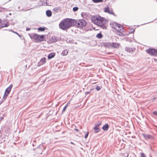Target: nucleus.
Segmentation results:
<instances>
[{"label": "nucleus", "instance_id": "f257e3e1", "mask_svg": "<svg viewBox=\"0 0 157 157\" xmlns=\"http://www.w3.org/2000/svg\"><path fill=\"white\" fill-rule=\"evenodd\" d=\"M91 20L94 24L100 26L103 29L107 28V24L108 21L104 18L99 15L93 16L91 17Z\"/></svg>", "mask_w": 157, "mask_h": 157}, {"label": "nucleus", "instance_id": "f03ea898", "mask_svg": "<svg viewBox=\"0 0 157 157\" xmlns=\"http://www.w3.org/2000/svg\"><path fill=\"white\" fill-rule=\"evenodd\" d=\"M75 21L73 19L68 18L64 19L59 23V28L63 30L69 29L71 27L72 24L75 23Z\"/></svg>", "mask_w": 157, "mask_h": 157}, {"label": "nucleus", "instance_id": "7ed1b4c3", "mask_svg": "<svg viewBox=\"0 0 157 157\" xmlns=\"http://www.w3.org/2000/svg\"><path fill=\"white\" fill-rule=\"evenodd\" d=\"M31 39H34L36 42H40L45 40V35H39L37 33H34L30 36Z\"/></svg>", "mask_w": 157, "mask_h": 157}, {"label": "nucleus", "instance_id": "20e7f679", "mask_svg": "<svg viewBox=\"0 0 157 157\" xmlns=\"http://www.w3.org/2000/svg\"><path fill=\"white\" fill-rule=\"evenodd\" d=\"M110 25L112 28L117 30H120V31H122L123 29V27L122 25L115 22H111L110 23Z\"/></svg>", "mask_w": 157, "mask_h": 157}, {"label": "nucleus", "instance_id": "39448f33", "mask_svg": "<svg viewBox=\"0 0 157 157\" xmlns=\"http://www.w3.org/2000/svg\"><path fill=\"white\" fill-rule=\"evenodd\" d=\"M74 20L75 21V23L76 25L78 27L82 28L85 27L86 25V22L83 19L78 20L77 21Z\"/></svg>", "mask_w": 157, "mask_h": 157}, {"label": "nucleus", "instance_id": "423d86ee", "mask_svg": "<svg viewBox=\"0 0 157 157\" xmlns=\"http://www.w3.org/2000/svg\"><path fill=\"white\" fill-rule=\"evenodd\" d=\"M146 52L151 56H156L157 54V51L154 48H149L146 50Z\"/></svg>", "mask_w": 157, "mask_h": 157}, {"label": "nucleus", "instance_id": "0eeeda50", "mask_svg": "<svg viewBox=\"0 0 157 157\" xmlns=\"http://www.w3.org/2000/svg\"><path fill=\"white\" fill-rule=\"evenodd\" d=\"M107 45L110 47L116 48H119L120 46V44L117 43H109Z\"/></svg>", "mask_w": 157, "mask_h": 157}, {"label": "nucleus", "instance_id": "6e6552de", "mask_svg": "<svg viewBox=\"0 0 157 157\" xmlns=\"http://www.w3.org/2000/svg\"><path fill=\"white\" fill-rule=\"evenodd\" d=\"M12 85H11L9 87H8L5 90L4 93V96L7 97L9 93L11 91V89L12 87Z\"/></svg>", "mask_w": 157, "mask_h": 157}, {"label": "nucleus", "instance_id": "1a4fd4ad", "mask_svg": "<svg viewBox=\"0 0 157 157\" xmlns=\"http://www.w3.org/2000/svg\"><path fill=\"white\" fill-rule=\"evenodd\" d=\"M9 25V23L5 21H2L0 26V29L5 27H7Z\"/></svg>", "mask_w": 157, "mask_h": 157}, {"label": "nucleus", "instance_id": "9d476101", "mask_svg": "<svg viewBox=\"0 0 157 157\" xmlns=\"http://www.w3.org/2000/svg\"><path fill=\"white\" fill-rule=\"evenodd\" d=\"M104 11L108 13L109 14L114 15V13L112 10H110V9L108 7L104 8Z\"/></svg>", "mask_w": 157, "mask_h": 157}, {"label": "nucleus", "instance_id": "9b49d317", "mask_svg": "<svg viewBox=\"0 0 157 157\" xmlns=\"http://www.w3.org/2000/svg\"><path fill=\"white\" fill-rule=\"evenodd\" d=\"M100 124H97L95 125V127L94 128V132L95 133H97L98 132L100 131V129L99 128V126Z\"/></svg>", "mask_w": 157, "mask_h": 157}, {"label": "nucleus", "instance_id": "f8f14e48", "mask_svg": "<svg viewBox=\"0 0 157 157\" xmlns=\"http://www.w3.org/2000/svg\"><path fill=\"white\" fill-rule=\"evenodd\" d=\"M46 62L45 58L44 57L42 58L40 60L39 64L40 65H42L46 63Z\"/></svg>", "mask_w": 157, "mask_h": 157}, {"label": "nucleus", "instance_id": "ddd939ff", "mask_svg": "<svg viewBox=\"0 0 157 157\" xmlns=\"http://www.w3.org/2000/svg\"><path fill=\"white\" fill-rule=\"evenodd\" d=\"M53 11L55 13H57L59 11H61V8L60 7H57L54 8L53 9Z\"/></svg>", "mask_w": 157, "mask_h": 157}, {"label": "nucleus", "instance_id": "4468645a", "mask_svg": "<svg viewBox=\"0 0 157 157\" xmlns=\"http://www.w3.org/2000/svg\"><path fill=\"white\" fill-rule=\"evenodd\" d=\"M55 55V53L54 52H52L50 53L48 56V58L50 59L54 57Z\"/></svg>", "mask_w": 157, "mask_h": 157}, {"label": "nucleus", "instance_id": "2eb2a0df", "mask_svg": "<svg viewBox=\"0 0 157 157\" xmlns=\"http://www.w3.org/2000/svg\"><path fill=\"white\" fill-rule=\"evenodd\" d=\"M109 128V126L108 124H105L102 127V129L104 131H107Z\"/></svg>", "mask_w": 157, "mask_h": 157}, {"label": "nucleus", "instance_id": "dca6fc26", "mask_svg": "<svg viewBox=\"0 0 157 157\" xmlns=\"http://www.w3.org/2000/svg\"><path fill=\"white\" fill-rule=\"evenodd\" d=\"M143 136L145 139L146 140L152 138V136L150 135H143Z\"/></svg>", "mask_w": 157, "mask_h": 157}, {"label": "nucleus", "instance_id": "f3484780", "mask_svg": "<svg viewBox=\"0 0 157 157\" xmlns=\"http://www.w3.org/2000/svg\"><path fill=\"white\" fill-rule=\"evenodd\" d=\"M68 53V51L66 49L64 50L61 53V55L62 56H66Z\"/></svg>", "mask_w": 157, "mask_h": 157}, {"label": "nucleus", "instance_id": "a211bd4d", "mask_svg": "<svg viewBox=\"0 0 157 157\" xmlns=\"http://www.w3.org/2000/svg\"><path fill=\"white\" fill-rule=\"evenodd\" d=\"M46 14L48 17H50L52 15L51 11L50 10H48L46 12Z\"/></svg>", "mask_w": 157, "mask_h": 157}, {"label": "nucleus", "instance_id": "6ab92c4d", "mask_svg": "<svg viewBox=\"0 0 157 157\" xmlns=\"http://www.w3.org/2000/svg\"><path fill=\"white\" fill-rule=\"evenodd\" d=\"M103 37V35L101 33H99L96 35V37L99 39Z\"/></svg>", "mask_w": 157, "mask_h": 157}, {"label": "nucleus", "instance_id": "aec40b11", "mask_svg": "<svg viewBox=\"0 0 157 157\" xmlns=\"http://www.w3.org/2000/svg\"><path fill=\"white\" fill-rule=\"evenodd\" d=\"M120 30H118L117 31V35H119V36H122L123 35V33L120 32Z\"/></svg>", "mask_w": 157, "mask_h": 157}, {"label": "nucleus", "instance_id": "412c9836", "mask_svg": "<svg viewBox=\"0 0 157 157\" xmlns=\"http://www.w3.org/2000/svg\"><path fill=\"white\" fill-rule=\"evenodd\" d=\"M38 30L39 31H43L45 30V28L44 27H40L38 28Z\"/></svg>", "mask_w": 157, "mask_h": 157}, {"label": "nucleus", "instance_id": "4be33fe9", "mask_svg": "<svg viewBox=\"0 0 157 157\" xmlns=\"http://www.w3.org/2000/svg\"><path fill=\"white\" fill-rule=\"evenodd\" d=\"M95 3L102 2L103 0H92Z\"/></svg>", "mask_w": 157, "mask_h": 157}, {"label": "nucleus", "instance_id": "5701e85b", "mask_svg": "<svg viewBox=\"0 0 157 157\" xmlns=\"http://www.w3.org/2000/svg\"><path fill=\"white\" fill-rule=\"evenodd\" d=\"M78 10V8L77 7H75L73 8V10L74 11H76Z\"/></svg>", "mask_w": 157, "mask_h": 157}, {"label": "nucleus", "instance_id": "b1692460", "mask_svg": "<svg viewBox=\"0 0 157 157\" xmlns=\"http://www.w3.org/2000/svg\"><path fill=\"white\" fill-rule=\"evenodd\" d=\"M89 132H86V133L85 135V136H84V137L86 139L87 137L88 134H89Z\"/></svg>", "mask_w": 157, "mask_h": 157}, {"label": "nucleus", "instance_id": "393cba45", "mask_svg": "<svg viewBox=\"0 0 157 157\" xmlns=\"http://www.w3.org/2000/svg\"><path fill=\"white\" fill-rule=\"evenodd\" d=\"M67 105H66L63 108V112H64L66 110V108H67Z\"/></svg>", "mask_w": 157, "mask_h": 157}, {"label": "nucleus", "instance_id": "a878e982", "mask_svg": "<svg viewBox=\"0 0 157 157\" xmlns=\"http://www.w3.org/2000/svg\"><path fill=\"white\" fill-rule=\"evenodd\" d=\"M141 154L142 157H146L144 153H141Z\"/></svg>", "mask_w": 157, "mask_h": 157}, {"label": "nucleus", "instance_id": "bb28decb", "mask_svg": "<svg viewBox=\"0 0 157 157\" xmlns=\"http://www.w3.org/2000/svg\"><path fill=\"white\" fill-rule=\"evenodd\" d=\"M101 88H100V87L98 86H97L96 87V89L98 90H98H100Z\"/></svg>", "mask_w": 157, "mask_h": 157}, {"label": "nucleus", "instance_id": "cd10ccee", "mask_svg": "<svg viewBox=\"0 0 157 157\" xmlns=\"http://www.w3.org/2000/svg\"><path fill=\"white\" fill-rule=\"evenodd\" d=\"M153 113L154 115L157 116V111H154Z\"/></svg>", "mask_w": 157, "mask_h": 157}, {"label": "nucleus", "instance_id": "c85d7f7f", "mask_svg": "<svg viewBox=\"0 0 157 157\" xmlns=\"http://www.w3.org/2000/svg\"><path fill=\"white\" fill-rule=\"evenodd\" d=\"M13 32L15 33H16V34L18 35H19V34L17 33V32H14L13 31Z\"/></svg>", "mask_w": 157, "mask_h": 157}, {"label": "nucleus", "instance_id": "c756f323", "mask_svg": "<svg viewBox=\"0 0 157 157\" xmlns=\"http://www.w3.org/2000/svg\"><path fill=\"white\" fill-rule=\"evenodd\" d=\"M70 104V101H69V102H68V103H67V104L66 105H67V106H68V105H69Z\"/></svg>", "mask_w": 157, "mask_h": 157}, {"label": "nucleus", "instance_id": "7c9ffc66", "mask_svg": "<svg viewBox=\"0 0 157 157\" xmlns=\"http://www.w3.org/2000/svg\"><path fill=\"white\" fill-rule=\"evenodd\" d=\"M75 130L77 132H78L79 131L77 129H75Z\"/></svg>", "mask_w": 157, "mask_h": 157}, {"label": "nucleus", "instance_id": "2f4dec72", "mask_svg": "<svg viewBox=\"0 0 157 157\" xmlns=\"http://www.w3.org/2000/svg\"><path fill=\"white\" fill-rule=\"evenodd\" d=\"M30 29L29 28H27L26 29V30L28 31L30 30Z\"/></svg>", "mask_w": 157, "mask_h": 157}, {"label": "nucleus", "instance_id": "473e14b6", "mask_svg": "<svg viewBox=\"0 0 157 157\" xmlns=\"http://www.w3.org/2000/svg\"><path fill=\"white\" fill-rule=\"evenodd\" d=\"M108 54H112V53H108Z\"/></svg>", "mask_w": 157, "mask_h": 157}]
</instances>
